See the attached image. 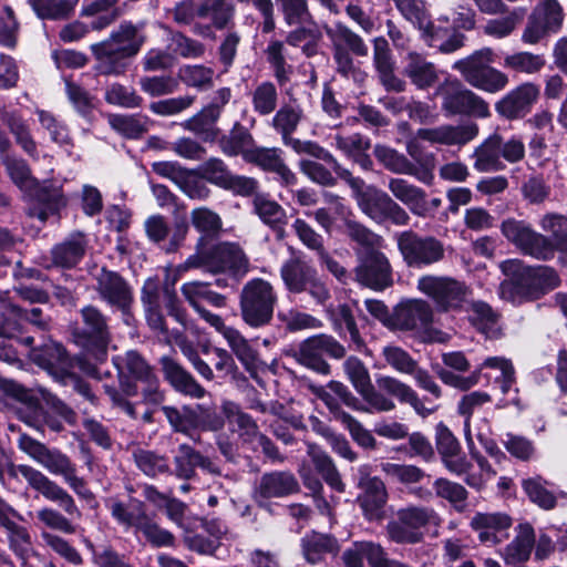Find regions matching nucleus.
Listing matches in <instances>:
<instances>
[{"label": "nucleus", "instance_id": "nucleus-29", "mask_svg": "<svg viewBox=\"0 0 567 567\" xmlns=\"http://www.w3.org/2000/svg\"><path fill=\"white\" fill-rule=\"evenodd\" d=\"M511 525V517L504 513H476L471 520V527L477 533L478 539L492 545L503 540Z\"/></svg>", "mask_w": 567, "mask_h": 567}, {"label": "nucleus", "instance_id": "nucleus-40", "mask_svg": "<svg viewBox=\"0 0 567 567\" xmlns=\"http://www.w3.org/2000/svg\"><path fill=\"white\" fill-rule=\"evenodd\" d=\"M473 167L481 173L497 172L505 165L501 158L499 135H492L477 146L473 154Z\"/></svg>", "mask_w": 567, "mask_h": 567}, {"label": "nucleus", "instance_id": "nucleus-51", "mask_svg": "<svg viewBox=\"0 0 567 567\" xmlns=\"http://www.w3.org/2000/svg\"><path fill=\"white\" fill-rule=\"evenodd\" d=\"M302 549L306 559L312 564L319 561L326 553H337V540L328 535L312 533L302 538Z\"/></svg>", "mask_w": 567, "mask_h": 567}, {"label": "nucleus", "instance_id": "nucleus-14", "mask_svg": "<svg viewBox=\"0 0 567 567\" xmlns=\"http://www.w3.org/2000/svg\"><path fill=\"white\" fill-rule=\"evenodd\" d=\"M330 168L348 183L352 190V197L355 199L361 212L377 223H384V214L392 198L377 187L367 185L362 178L352 176L339 163L338 167L330 166Z\"/></svg>", "mask_w": 567, "mask_h": 567}, {"label": "nucleus", "instance_id": "nucleus-35", "mask_svg": "<svg viewBox=\"0 0 567 567\" xmlns=\"http://www.w3.org/2000/svg\"><path fill=\"white\" fill-rule=\"evenodd\" d=\"M386 498L384 483L380 478L372 477L365 482L364 492L358 497V503L367 519L378 520L383 517Z\"/></svg>", "mask_w": 567, "mask_h": 567}, {"label": "nucleus", "instance_id": "nucleus-1", "mask_svg": "<svg viewBox=\"0 0 567 567\" xmlns=\"http://www.w3.org/2000/svg\"><path fill=\"white\" fill-rule=\"evenodd\" d=\"M343 367L349 380L362 396L364 403H361L341 382L331 381L329 388L342 400V403L355 411L367 413L391 412L396 406L392 398H395L400 403L410 404L415 413L422 417L431 415L436 410V406H426L424 400L420 399L409 384L396 378L377 377L375 384L378 389H375L371 384L367 368L355 357L348 358Z\"/></svg>", "mask_w": 567, "mask_h": 567}, {"label": "nucleus", "instance_id": "nucleus-23", "mask_svg": "<svg viewBox=\"0 0 567 567\" xmlns=\"http://www.w3.org/2000/svg\"><path fill=\"white\" fill-rule=\"evenodd\" d=\"M284 152L278 147H258L246 153V162L259 166L261 169L276 174L284 186L297 184L296 174L286 165Z\"/></svg>", "mask_w": 567, "mask_h": 567}, {"label": "nucleus", "instance_id": "nucleus-22", "mask_svg": "<svg viewBox=\"0 0 567 567\" xmlns=\"http://www.w3.org/2000/svg\"><path fill=\"white\" fill-rule=\"evenodd\" d=\"M358 281L375 290H381L391 284L390 264L379 250H371L362 255L361 264L357 268Z\"/></svg>", "mask_w": 567, "mask_h": 567}, {"label": "nucleus", "instance_id": "nucleus-37", "mask_svg": "<svg viewBox=\"0 0 567 567\" xmlns=\"http://www.w3.org/2000/svg\"><path fill=\"white\" fill-rule=\"evenodd\" d=\"M23 320L30 321L42 330L48 328V320L42 318L40 308L33 307L28 310L19 306H10L7 313L0 315V337L11 338L13 332L19 329L20 321Z\"/></svg>", "mask_w": 567, "mask_h": 567}, {"label": "nucleus", "instance_id": "nucleus-3", "mask_svg": "<svg viewBox=\"0 0 567 567\" xmlns=\"http://www.w3.org/2000/svg\"><path fill=\"white\" fill-rule=\"evenodd\" d=\"M442 361L446 368H436L435 372L441 381L454 389L467 391L478 384L482 371L484 369H494L499 371L496 382L499 383L504 394L508 393L515 384V370L512 362L503 357L486 358L470 375L464 377L460 373L468 371L471 364L465 354L461 351L447 352L442 355Z\"/></svg>", "mask_w": 567, "mask_h": 567}, {"label": "nucleus", "instance_id": "nucleus-47", "mask_svg": "<svg viewBox=\"0 0 567 567\" xmlns=\"http://www.w3.org/2000/svg\"><path fill=\"white\" fill-rule=\"evenodd\" d=\"M162 411L169 424L177 432L192 436V432L202 426L199 414L190 408L184 406L178 410L173 406H163Z\"/></svg>", "mask_w": 567, "mask_h": 567}, {"label": "nucleus", "instance_id": "nucleus-49", "mask_svg": "<svg viewBox=\"0 0 567 567\" xmlns=\"http://www.w3.org/2000/svg\"><path fill=\"white\" fill-rule=\"evenodd\" d=\"M539 227L550 234L547 237L555 247V251L567 250V215L547 213L539 219Z\"/></svg>", "mask_w": 567, "mask_h": 567}, {"label": "nucleus", "instance_id": "nucleus-55", "mask_svg": "<svg viewBox=\"0 0 567 567\" xmlns=\"http://www.w3.org/2000/svg\"><path fill=\"white\" fill-rule=\"evenodd\" d=\"M380 545L371 542H358L348 548L342 556L346 567H363V559H367L370 567H373L378 555H380Z\"/></svg>", "mask_w": 567, "mask_h": 567}, {"label": "nucleus", "instance_id": "nucleus-12", "mask_svg": "<svg viewBox=\"0 0 567 567\" xmlns=\"http://www.w3.org/2000/svg\"><path fill=\"white\" fill-rule=\"evenodd\" d=\"M281 279L290 292L308 291L319 303L329 298V290L319 278L317 270L299 257L286 260L280 269Z\"/></svg>", "mask_w": 567, "mask_h": 567}, {"label": "nucleus", "instance_id": "nucleus-62", "mask_svg": "<svg viewBox=\"0 0 567 567\" xmlns=\"http://www.w3.org/2000/svg\"><path fill=\"white\" fill-rule=\"evenodd\" d=\"M381 470L389 480L402 484L417 483L425 476L424 472L415 465L385 462L381 464Z\"/></svg>", "mask_w": 567, "mask_h": 567}, {"label": "nucleus", "instance_id": "nucleus-13", "mask_svg": "<svg viewBox=\"0 0 567 567\" xmlns=\"http://www.w3.org/2000/svg\"><path fill=\"white\" fill-rule=\"evenodd\" d=\"M502 234L520 251L539 260L551 259L555 255L554 244L547 236L537 233L524 220L508 218L502 223Z\"/></svg>", "mask_w": 567, "mask_h": 567}, {"label": "nucleus", "instance_id": "nucleus-44", "mask_svg": "<svg viewBox=\"0 0 567 567\" xmlns=\"http://www.w3.org/2000/svg\"><path fill=\"white\" fill-rule=\"evenodd\" d=\"M491 400L492 398L487 392L473 391L463 395L457 403V412L464 416V435L467 447L472 449L473 445L471 417L475 411L491 402Z\"/></svg>", "mask_w": 567, "mask_h": 567}, {"label": "nucleus", "instance_id": "nucleus-53", "mask_svg": "<svg viewBox=\"0 0 567 567\" xmlns=\"http://www.w3.org/2000/svg\"><path fill=\"white\" fill-rule=\"evenodd\" d=\"M505 16L501 18L488 19L483 25V32L494 39H504L509 37L523 18V13L518 10L504 12Z\"/></svg>", "mask_w": 567, "mask_h": 567}, {"label": "nucleus", "instance_id": "nucleus-21", "mask_svg": "<svg viewBox=\"0 0 567 567\" xmlns=\"http://www.w3.org/2000/svg\"><path fill=\"white\" fill-rule=\"evenodd\" d=\"M212 327L226 340L231 352L247 371L258 368L260 360L254 341L247 339L238 329L228 327L219 316H210Z\"/></svg>", "mask_w": 567, "mask_h": 567}, {"label": "nucleus", "instance_id": "nucleus-34", "mask_svg": "<svg viewBox=\"0 0 567 567\" xmlns=\"http://www.w3.org/2000/svg\"><path fill=\"white\" fill-rule=\"evenodd\" d=\"M373 61L383 85L388 90L403 91L404 82L393 73L394 62L389 43L383 37L373 40Z\"/></svg>", "mask_w": 567, "mask_h": 567}, {"label": "nucleus", "instance_id": "nucleus-10", "mask_svg": "<svg viewBox=\"0 0 567 567\" xmlns=\"http://www.w3.org/2000/svg\"><path fill=\"white\" fill-rule=\"evenodd\" d=\"M435 95L442 99V110L447 115L466 114L486 117L489 114L487 103L462 82L453 76H445L439 83Z\"/></svg>", "mask_w": 567, "mask_h": 567}, {"label": "nucleus", "instance_id": "nucleus-20", "mask_svg": "<svg viewBox=\"0 0 567 567\" xmlns=\"http://www.w3.org/2000/svg\"><path fill=\"white\" fill-rule=\"evenodd\" d=\"M30 358L59 382H66L72 377L73 362L60 343L49 340L42 347L31 349Z\"/></svg>", "mask_w": 567, "mask_h": 567}, {"label": "nucleus", "instance_id": "nucleus-36", "mask_svg": "<svg viewBox=\"0 0 567 567\" xmlns=\"http://www.w3.org/2000/svg\"><path fill=\"white\" fill-rule=\"evenodd\" d=\"M174 463L175 475L183 480L192 478L195 474L196 467H200L202 470L212 474L218 473V468L210 460L185 444L178 447V451L174 457Z\"/></svg>", "mask_w": 567, "mask_h": 567}, {"label": "nucleus", "instance_id": "nucleus-8", "mask_svg": "<svg viewBox=\"0 0 567 567\" xmlns=\"http://www.w3.org/2000/svg\"><path fill=\"white\" fill-rule=\"evenodd\" d=\"M113 361L121 377V388L126 395H135L138 391L137 385L127 380V378H132L143 385L142 392L145 401L151 403L162 401L157 377L136 351H127L124 355L115 357Z\"/></svg>", "mask_w": 567, "mask_h": 567}, {"label": "nucleus", "instance_id": "nucleus-27", "mask_svg": "<svg viewBox=\"0 0 567 567\" xmlns=\"http://www.w3.org/2000/svg\"><path fill=\"white\" fill-rule=\"evenodd\" d=\"M538 96V86L534 83L526 82L509 91L496 103L495 109L506 118L520 117L529 112Z\"/></svg>", "mask_w": 567, "mask_h": 567}, {"label": "nucleus", "instance_id": "nucleus-61", "mask_svg": "<svg viewBox=\"0 0 567 567\" xmlns=\"http://www.w3.org/2000/svg\"><path fill=\"white\" fill-rule=\"evenodd\" d=\"M533 14L551 32L561 27L563 9L557 0H539Z\"/></svg>", "mask_w": 567, "mask_h": 567}, {"label": "nucleus", "instance_id": "nucleus-43", "mask_svg": "<svg viewBox=\"0 0 567 567\" xmlns=\"http://www.w3.org/2000/svg\"><path fill=\"white\" fill-rule=\"evenodd\" d=\"M534 529L528 524L519 525L517 536L506 546L503 557L507 564L525 561L528 559L534 546Z\"/></svg>", "mask_w": 567, "mask_h": 567}, {"label": "nucleus", "instance_id": "nucleus-31", "mask_svg": "<svg viewBox=\"0 0 567 567\" xmlns=\"http://www.w3.org/2000/svg\"><path fill=\"white\" fill-rule=\"evenodd\" d=\"M97 291L109 305L125 310L131 301L132 293L127 284L116 272L103 269L97 277Z\"/></svg>", "mask_w": 567, "mask_h": 567}, {"label": "nucleus", "instance_id": "nucleus-38", "mask_svg": "<svg viewBox=\"0 0 567 567\" xmlns=\"http://www.w3.org/2000/svg\"><path fill=\"white\" fill-rule=\"evenodd\" d=\"M161 362L166 379L175 390L195 399L204 398L205 389L177 362L167 357L162 358Z\"/></svg>", "mask_w": 567, "mask_h": 567}, {"label": "nucleus", "instance_id": "nucleus-45", "mask_svg": "<svg viewBox=\"0 0 567 567\" xmlns=\"http://www.w3.org/2000/svg\"><path fill=\"white\" fill-rule=\"evenodd\" d=\"M221 151L229 156L241 155L246 161V153L252 151L254 138L248 130L240 124H236L230 133L219 140Z\"/></svg>", "mask_w": 567, "mask_h": 567}, {"label": "nucleus", "instance_id": "nucleus-46", "mask_svg": "<svg viewBox=\"0 0 567 567\" xmlns=\"http://www.w3.org/2000/svg\"><path fill=\"white\" fill-rule=\"evenodd\" d=\"M308 454L327 484L338 492H343L344 484L330 456L313 444L308 445Z\"/></svg>", "mask_w": 567, "mask_h": 567}, {"label": "nucleus", "instance_id": "nucleus-59", "mask_svg": "<svg viewBox=\"0 0 567 567\" xmlns=\"http://www.w3.org/2000/svg\"><path fill=\"white\" fill-rule=\"evenodd\" d=\"M254 212L261 221L272 228L281 225L286 218L285 209L265 195H257L252 202Z\"/></svg>", "mask_w": 567, "mask_h": 567}, {"label": "nucleus", "instance_id": "nucleus-30", "mask_svg": "<svg viewBox=\"0 0 567 567\" xmlns=\"http://www.w3.org/2000/svg\"><path fill=\"white\" fill-rule=\"evenodd\" d=\"M478 133L475 124L442 125L434 128H420L417 136L431 144L464 145L472 141Z\"/></svg>", "mask_w": 567, "mask_h": 567}, {"label": "nucleus", "instance_id": "nucleus-52", "mask_svg": "<svg viewBox=\"0 0 567 567\" xmlns=\"http://www.w3.org/2000/svg\"><path fill=\"white\" fill-rule=\"evenodd\" d=\"M503 65L517 73L534 74L545 66V59L540 54L520 51L506 54Z\"/></svg>", "mask_w": 567, "mask_h": 567}, {"label": "nucleus", "instance_id": "nucleus-11", "mask_svg": "<svg viewBox=\"0 0 567 567\" xmlns=\"http://www.w3.org/2000/svg\"><path fill=\"white\" fill-rule=\"evenodd\" d=\"M439 524L440 518L433 508L408 506L398 511L396 519L388 525V532L396 543L414 544L423 538L426 527Z\"/></svg>", "mask_w": 567, "mask_h": 567}, {"label": "nucleus", "instance_id": "nucleus-7", "mask_svg": "<svg viewBox=\"0 0 567 567\" xmlns=\"http://www.w3.org/2000/svg\"><path fill=\"white\" fill-rule=\"evenodd\" d=\"M277 292L272 285L261 278L245 284L240 293V315L250 328H261L270 323L277 305Z\"/></svg>", "mask_w": 567, "mask_h": 567}, {"label": "nucleus", "instance_id": "nucleus-48", "mask_svg": "<svg viewBox=\"0 0 567 567\" xmlns=\"http://www.w3.org/2000/svg\"><path fill=\"white\" fill-rule=\"evenodd\" d=\"M223 411L229 424L236 427V431L245 441L251 443L260 434L254 420L248 414L241 412L234 402H224Z\"/></svg>", "mask_w": 567, "mask_h": 567}, {"label": "nucleus", "instance_id": "nucleus-50", "mask_svg": "<svg viewBox=\"0 0 567 567\" xmlns=\"http://www.w3.org/2000/svg\"><path fill=\"white\" fill-rule=\"evenodd\" d=\"M152 169L157 175L168 178L178 185L189 197L199 196L198 192L189 187L192 173L183 168L177 162H154Z\"/></svg>", "mask_w": 567, "mask_h": 567}, {"label": "nucleus", "instance_id": "nucleus-39", "mask_svg": "<svg viewBox=\"0 0 567 567\" xmlns=\"http://www.w3.org/2000/svg\"><path fill=\"white\" fill-rule=\"evenodd\" d=\"M467 313L471 324L487 338H496L499 332L497 313L483 301H471L461 308Z\"/></svg>", "mask_w": 567, "mask_h": 567}, {"label": "nucleus", "instance_id": "nucleus-64", "mask_svg": "<svg viewBox=\"0 0 567 567\" xmlns=\"http://www.w3.org/2000/svg\"><path fill=\"white\" fill-rule=\"evenodd\" d=\"M9 548L21 559H25L32 550L31 536L23 526L11 523L6 527Z\"/></svg>", "mask_w": 567, "mask_h": 567}, {"label": "nucleus", "instance_id": "nucleus-56", "mask_svg": "<svg viewBox=\"0 0 567 567\" xmlns=\"http://www.w3.org/2000/svg\"><path fill=\"white\" fill-rule=\"evenodd\" d=\"M2 120L7 123L11 133L14 135L16 142L27 154L34 157L37 155V144L32 138L29 126L23 121V118L16 112H6L2 114Z\"/></svg>", "mask_w": 567, "mask_h": 567}, {"label": "nucleus", "instance_id": "nucleus-41", "mask_svg": "<svg viewBox=\"0 0 567 567\" xmlns=\"http://www.w3.org/2000/svg\"><path fill=\"white\" fill-rule=\"evenodd\" d=\"M85 324V333L95 346L99 355H104L109 342V331L105 318L92 306L84 307L81 311Z\"/></svg>", "mask_w": 567, "mask_h": 567}, {"label": "nucleus", "instance_id": "nucleus-42", "mask_svg": "<svg viewBox=\"0 0 567 567\" xmlns=\"http://www.w3.org/2000/svg\"><path fill=\"white\" fill-rule=\"evenodd\" d=\"M85 247L86 241L82 234L71 235L52 249L53 264L64 268L75 266L84 256Z\"/></svg>", "mask_w": 567, "mask_h": 567}, {"label": "nucleus", "instance_id": "nucleus-58", "mask_svg": "<svg viewBox=\"0 0 567 567\" xmlns=\"http://www.w3.org/2000/svg\"><path fill=\"white\" fill-rule=\"evenodd\" d=\"M117 0H96L83 9L85 16H96L91 28L102 30L110 25L117 17L118 10L114 7Z\"/></svg>", "mask_w": 567, "mask_h": 567}, {"label": "nucleus", "instance_id": "nucleus-4", "mask_svg": "<svg viewBox=\"0 0 567 567\" xmlns=\"http://www.w3.org/2000/svg\"><path fill=\"white\" fill-rule=\"evenodd\" d=\"M2 163L12 182L39 207L30 208L29 215L44 223L49 215L56 213L66 205L61 187L52 184L40 186L32 177L30 168L24 159L16 156L3 155Z\"/></svg>", "mask_w": 567, "mask_h": 567}, {"label": "nucleus", "instance_id": "nucleus-25", "mask_svg": "<svg viewBox=\"0 0 567 567\" xmlns=\"http://www.w3.org/2000/svg\"><path fill=\"white\" fill-rule=\"evenodd\" d=\"M298 491V482L291 473L270 472L265 473L254 489V498L265 506L270 498L288 496Z\"/></svg>", "mask_w": 567, "mask_h": 567}, {"label": "nucleus", "instance_id": "nucleus-54", "mask_svg": "<svg viewBox=\"0 0 567 567\" xmlns=\"http://www.w3.org/2000/svg\"><path fill=\"white\" fill-rule=\"evenodd\" d=\"M111 126L128 138H137L148 130L150 118L146 115H111Z\"/></svg>", "mask_w": 567, "mask_h": 567}, {"label": "nucleus", "instance_id": "nucleus-15", "mask_svg": "<svg viewBox=\"0 0 567 567\" xmlns=\"http://www.w3.org/2000/svg\"><path fill=\"white\" fill-rule=\"evenodd\" d=\"M399 250L408 266L423 268L439 262L444 257V245L433 236H419L403 231L398 238Z\"/></svg>", "mask_w": 567, "mask_h": 567}, {"label": "nucleus", "instance_id": "nucleus-17", "mask_svg": "<svg viewBox=\"0 0 567 567\" xmlns=\"http://www.w3.org/2000/svg\"><path fill=\"white\" fill-rule=\"evenodd\" d=\"M7 467L11 476H23L32 488L47 499L58 503L66 514L71 516L80 514L71 495L40 471L28 465H14L9 462Z\"/></svg>", "mask_w": 567, "mask_h": 567}, {"label": "nucleus", "instance_id": "nucleus-63", "mask_svg": "<svg viewBox=\"0 0 567 567\" xmlns=\"http://www.w3.org/2000/svg\"><path fill=\"white\" fill-rule=\"evenodd\" d=\"M523 489L529 499L544 509H550L556 504V498L551 492L545 487V482L540 477H530L523 480Z\"/></svg>", "mask_w": 567, "mask_h": 567}, {"label": "nucleus", "instance_id": "nucleus-2", "mask_svg": "<svg viewBox=\"0 0 567 567\" xmlns=\"http://www.w3.org/2000/svg\"><path fill=\"white\" fill-rule=\"evenodd\" d=\"M501 269L508 279L501 284L499 296L513 303L537 299L560 284L558 274L547 266L528 267L509 259L501 264Z\"/></svg>", "mask_w": 567, "mask_h": 567}, {"label": "nucleus", "instance_id": "nucleus-9", "mask_svg": "<svg viewBox=\"0 0 567 567\" xmlns=\"http://www.w3.org/2000/svg\"><path fill=\"white\" fill-rule=\"evenodd\" d=\"M302 118V111L298 106L284 105L272 117L271 125L278 132L286 146L291 147L298 154H308L312 157L323 161L329 166L338 167V161L334 156L318 143L312 141H301L291 135L297 130Z\"/></svg>", "mask_w": 567, "mask_h": 567}, {"label": "nucleus", "instance_id": "nucleus-6", "mask_svg": "<svg viewBox=\"0 0 567 567\" xmlns=\"http://www.w3.org/2000/svg\"><path fill=\"white\" fill-rule=\"evenodd\" d=\"M494 61L493 49L482 48L467 58L455 61L452 68L458 71L470 85L488 93H497L507 86L508 76L491 66Z\"/></svg>", "mask_w": 567, "mask_h": 567}, {"label": "nucleus", "instance_id": "nucleus-18", "mask_svg": "<svg viewBox=\"0 0 567 567\" xmlns=\"http://www.w3.org/2000/svg\"><path fill=\"white\" fill-rule=\"evenodd\" d=\"M344 348L332 337L319 334L302 342L298 360L302 365L318 373L328 374L330 367L324 361L323 355L328 354L332 358L340 359L344 355Z\"/></svg>", "mask_w": 567, "mask_h": 567}, {"label": "nucleus", "instance_id": "nucleus-33", "mask_svg": "<svg viewBox=\"0 0 567 567\" xmlns=\"http://www.w3.org/2000/svg\"><path fill=\"white\" fill-rule=\"evenodd\" d=\"M330 198L336 202L334 213L339 216L340 220H342L347 234L361 245L365 249V252L378 250L381 247V237L353 220L352 212L344 203L338 202L334 197Z\"/></svg>", "mask_w": 567, "mask_h": 567}, {"label": "nucleus", "instance_id": "nucleus-5", "mask_svg": "<svg viewBox=\"0 0 567 567\" xmlns=\"http://www.w3.org/2000/svg\"><path fill=\"white\" fill-rule=\"evenodd\" d=\"M144 43L140 30L130 22H123L106 41L91 45L97 61V71L102 74L118 75L127 66L126 60L135 55Z\"/></svg>", "mask_w": 567, "mask_h": 567}, {"label": "nucleus", "instance_id": "nucleus-19", "mask_svg": "<svg viewBox=\"0 0 567 567\" xmlns=\"http://www.w3.org/2000/svg\"><path fill=\"white\" fill-rule=\"evenodd\" d=\"M432 321L433 310L431 306L422 299H411L395 308L392 329L427 332Z\"/></svg>", "mask_w": 567, "mask_h": 567}, {"label": "nucleus", "instance_id": "nucleus-32", "mask_svg": "<svg viewBox=\"0 0 567 567\" xmlns=\"http://www.w3.org/2000/svg\"><path fill=\"white\" fill-rule=\"evenodd\" d=\"M388 187L392 195L404 204L414 215L420 217L430 215L426 193L422 188L403 178H391Z\"/></svg>", "mask_w": 567, "mask_h": 567}, {"label": "nucleus", "instance_id": "nucleus-28", "mask_svg": "<svg viewBox=\"0 0 567 567\" xmlns=\"http://www.w3.org/2000/svg\"><path fill=\"white\" fill-rule=\"evenodd\" d=\"M213 272H228L243 277L248 271L249 261L241 248L235 244L223 243L212 249Z\"/></svg>", "mask_w": 567, "mask_h": 567}, {"label": "nucleus", "instance_id": "nucleus-24", "mask_svg": "<svg viewBox=\"0 0 567 567\" xmlns=\"http://www.w3.org/2000/svg\"><path fill=\"white\" fill-rule=\"evenodd\" d=\"M39 464L48 470L51 474L62 476L65 483H68L74 493H76L80 497H92L91 492L86 488L84 480L76 475L75 465L66 455L56 450L47 449Z\"/></svg>", "mask_w": 567, "mask_h": 567}, {"label": "nucleus", "instance_id": "nucleus-60", "mask_svg": "<svg viewBox=\"0 0 567 567\" xmlns=\"http://www.w3.org/2000/svg\"><path fill=\"white\" fill-rule=\"evenodd\" d=\"M402 16L419 30L427 32L431 19L422 0H393Z\"/></svg>", "mask_w": 567, "mask_h": 567}, {"label": "nucleus", "instance_id": "nucleus-57", "mask_svg": "<svg viewBox=\"0 0 567 567\" xmlns=\"http://www.w3.org/2000/svg\"><path fill=\"white\" fill-rule=\"evenodd\" d=\"M324 202L329 205L328 207L318 208L315 212L306 213L307 216L313 217L318 225L328 234H331L336 229L344 228L342 220L334 213L336 202L329 197H334L338 202L343 203V199L332 193H324Z\"/></svg>", "mask_w": 567, "mask_h": 567}, {"label": "nucleus", "instance_id": "nucleus-26", "mask_svg": "<svg viewBox=\"0 0 567 567\" xmlns=\"http://www.w3.org/2000/svg\"><path fill=\"white\" fill-rule=\"evenodd\" d=\"M443 72L423 54L411 51L403 59V74L419 90H429L440 82Z\"/></svg>", "mask_w": 567, "mask_h": 567}, {"label": "nucleus", "instance_id": "nucleus-16", "mask_svg": "<svg viewBox=\"0 0 567 567\" xmlns=\"http://www.w3.org/2000/svg\"><path fill=\"white\" fill-rule=\"evenodd\" d=\"M417 289L442 310L461 309L467 303V288L449 277L422 276Z\"/></svg>", "mask_w": 567, "mask_h": 567}]
</instances>
